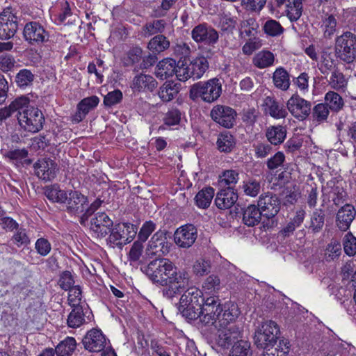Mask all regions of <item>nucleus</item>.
<instances>
[{"label": "nucleus", "instance_id": "obj_48", "mask_svg": "<svg viewBox=\"0 0 356 356\" xmlns=\"http://www.w3.org/2000/svg\"><path fill=\"white\" fill-rule=\"evenodd\" d=\"M325 104L328 108L334 111H339L341 110L344 104L342 97L334 91H329L325 96Z\"/></svg>", "mask_w": 356, "mask_h": 356}, {"label": "nucleus", "instance_id": "obj_57", "mask_svg": "<svg viewBox=\"0 0 356 356\" xmlns=\"http://www.w3.org/2000/svg\"><path fill=\"white\" fill-rule=\"evenodd\" d=\"M329 110L330 109L326 104L323 103L318 104L314 106L312 112L311 113L312 115L313 120L317 122L318 123L325 122L329 115Z\"/></svg>", "mask_w": 356, "mask_h": 356}, {"label": "nucleus", "instance_id": "obj_41", "mask_svg": "<svg viewBox=\"0 0 356 356\" xmlns=\"http://www.w3.org/2000/svg\"><path fill=\"white\" fill-rule=\"evenodd\" d=\"M76 348L74 337H67L56 346V356H71Z\"/></svg>", "mask_w": 356, "mask_h": 356}, {"label": "nucleus", "instance_id": "obj_39", "mask_svg": "<svg viewBox=\"0 0 356 356\" xmlns=\"http://www.w3.org/2000/svg\"><path fill=\"white\" fill-rule=\"evenodd\" d=\"M275 62L274 54L267 50L259 51L253 58L254 65L259 69H264L273 66Z\"/></svg>", "mask_w": 356, "mask_h": 356}, {"label": "nucleus", "instance_id": "obj_18", "mask_svg": "<svg viewBox=\"0 0 356 356\" xmlns=\"http://www.w3.org/2000/svg\"><path fill=\"white\" fill-rule=\"evenodd\" d=\"M85 348L90 352L99 353L107 345L105 335L99 329L89 330L83 339Z\"/></svg>", "mask_w": 356, "mask_h": 356}, {"label": "nucleus", "instance_id": "obj_42", "mask_svg": "<svg viewBox=\"0 0 356 356\" xmlns=\"http://www.w3.org/2000/svg\"><path fill=\"white\" fill-rule=\"evenodd\" d=\"M262 30L267 36L272 38L279 37L284 31L281 24L272 18L267 19L263 24Z\"/></svg>", "mask_w": 356, "mask_h": 356}, {"label": "nucleus", "instance_id": "obj_14", "mask_svg": "<svg viewBox=\"0 0 356 356\" xmlns=\"http://www.w3.org/2000/svg\"><path fill=\"white\" fill-rule=\"evenodd\" d=\"M217 327V333L215 338V344L222 350H228L236 339H237L241 332V327L239 325H232L227 327Z\"/></svg>", "mask_w": 356, "mask_h": 356}, {"label": "nucleus", "instance_id": "obj_53", "mask_svg": "<svg viewBox=\"0 0 356 356\" xmlns=\"http://www.w3.org/2000/svg\"><path fill=\"white\" fill-rule=\"evenodd\" d=\"M34 77L35 76L31 70L22 69L16 74L15 82L18 87L26 88L32 85Z\"/></svg>", "mask_w": 356, "mask_h": 356}, {"label": "nucleus", "instance_id": "obj_7", "mask_svg": "<svg viewBox=\"0 0 356 356\" xmlns=\"http://www.w3.org/2000/svg\"><path fill=\"white\" fill-rule=\"evenodd\" d=\"M23 38L31 46L40 47L49 40L50 34L39 22H27L23 29Z\"/></svg>", "mask_w": 356, "mask_h": 356}, {"label": "nucleus", "instance_id": "obj_26", "mask_svg": "<svg viewBox=\"0 0 356 356\" xmlns=\"http://www.w3.org/2000/svg\"><path fill=\"white\" fill-rule=\"evenodd\" d=\"M263 107L264 113L275 119L285 118L288 115L287 109L284 106L269 96L264 99Z\"/></svg>", "mask_w": 356, "mask_h": 356}, {"label": "nucleus", "instance_id": "obj_11", "mask_svg": "<svg viewBox=\"0 0 356 356\" xmlns=\"http://www.w3.org/2000/svg\"><path fill=\"white\" fill-rule=\"evenodd\" d=\"M191 37L197 43L214 47L218 42V32L206 23L195 26L191 31Z\"/></svg>", "mask_w": 356, "mask_h": 356}, {"label": "nucleus", "instance_id": "obj_31", "mask_svg": "<svg viewBox=\"0 0 356 356\" xmlns=\"http://www.w3.org/2000/svg\"><path fill=\"white\" fill-rule=\"evenodd\" d=\"M265 136L272 145H279L284 141L286 130L282 125L270 126L266 130Z\"/></svg>", "mask_w": 356, "mask_h": 356}, {"label": "nucleus", "instance_id": "obj_58", "mask_svg": "<svg viewBox=\"0 0 356 356\" xmlns=\"http://www.w3.org/2000/svg\"><path fill=\"white\" fill-rule=\"evenodd\" d=\"M259 27V25L256 19L254 17H249L241 22V29H244L243 32H241V34L244 33L246 36H254L257 33Z\"/></svg>", "mask_w": 356, "mask_h": 356}, {"label": "nucleus", "instance_id": "obj_55", "mask_svg": "<svg viewBox=\"0 0 356 356\" xmlns=\"http://www.w3.org/2000/svg\"><path fill=\"white\" fill-rule=\"evenodd\" d=\"M238 172L236 170H225L222 176L220 177V185L221 186H226L229 187L232 186L233 188L236 184L238 182L239 177H238Z\"/></svg>", "mask_w": 356, "mask_h": 356}, {"label": "nucleus", "instance_id": "obj_45", "mask_svg": "<svg viewBox=\"0 0 356 356\" xmlns=\"http://www.w3.org/2000/svg\"><path fill=\"white\" fill-rule=\"evenodd\" d=\"M179 89L177 84L172 82H165L160 88L159 96L163 102H170L178 94Z\"/></svg>", "mask_w": 356, "mask_h": 356}, {"label": "nucleus", "instance_id": "obj_62", "mask_svg": "<svg viewBox=\"0 0 356 356\" xmlns=\"http://www.w3.org/2000/svg\"><path fill=\"white\" fill-rule=\"evenodd\" d=\"M259 112L254 107L243 108L241 113L242 121L247 125L253 126L257 121Z\"/></svg>", "mask_w": 356, "mask_h": 356}, {"label": "nucleus", "instance_id": "obj_49", "mask_svg": "<svg viewBox=\"0 0 356 356\" xmlns=\"http://www.w3.org/2000/svg\"><path fill=\"white\" fill-rule=\"evenodd\" d=\"M288 344L289 342L286 340H280L276 347L272 346L267 348H262L264 350L262 356H285L289 348Z\"/></svg>", "mask_w": 356, "mask_h": 356}, {"label": "nucleus", "instance_id": "obj_19", "mask_svg": "<svg viewBox=\"0 0 356 356\" xmlns=\"http://www.w3.org/2000/svg\"><path fill=\"white\" fill-rule=\"evenodd\" d=\"M33 167L35 175L45 181L53 180L58 171L57 164L49 158L39 159L34 163Z\"/></svg>", "mask_w": 356, "mask_h": 356}, {"label": "nucleus", "instance_id": "obj_38", "mask_svg": "<svg viewBox=\"0 0 356 356\" xmlns=\"http://www.w3.org/2000/svg\"><path fill=\"white\" fill-rule=\"evenodd\" d=\"M273 81L277 88L286 91L291 84L289 74L284 67H278L273 74Z\"/></svg>", "mask_w": 356, "mask_h": 356}, {"label": "nucleus", "instance_id": "obj_3", "mask_svg": "<svg viewBox=\"0 0 356 356\" xmlns=\"http://www.w3.org/2000/svg\"><path fill=\"white\" fill-rule=\"evenodd\" d=\"M222 94V83L218 78L193 84L190 89L189 97L195 101L200 98L207 103L216 102Z\"/></svg>", "mask_w": 356, "mask_h": 356}, {"label": "nucleus", "instance_id": "obj_5", "mask_svg": "<svg viewBox=\"0 0 356 356\" xmlns=\"http://www.w3.org/2000/svg\"><path fill=\"white\" fill-rule=\"evenodd\" d=\"M334 54L340 60L352 63L356 58V35L350 31H346L337 37Z\"/></svg>", "mask_w": 356, "mask_h": 356}, {"label": "nucleus", "instance_id": "obj_54", "mask_svg": "<svg viewBox=\"0 0 356 356\" xmlns=\"http://www.w3.org/2000/svg\"><path fill=\"white\" fill-rule=\"evenodd\" d=\"M143 57V50L138 47L131 48L123 58L122 62L124 66L129 67L138 63Z\"/></svg>", "mask_w": 356, "mask_h": 356}, {"label": "nucleus", "instance_id": "obj_28", "mask_svg": "<svg viewBox=\"0 0 356 356\" xmlns=\"http://www.w3.org/2000/svg\"><path fill=\"white\" fill-rule=\"evenodd\" d=\"M124 229V226L121 223L113 227L111 231L109 232L110 235L107 238V243L113 248L118 246L120 248L124 245L129 243V242L125 241L127 236L126 235Z\"/></svg>", "mask_w": 356, "mask_h": 356}, {"label": "nucleus", "instance_id": "obj_27", "mask_svg": "<svg viewBox=\"0 0 356 356\" xmlns=\"http://www.w3.org/2000/svg\"><path fill=\"white\" fill-rule=\"evenodd\" d=\"M206 300L201 290L196 287L188 288L179 300L181 307L185 305L202 306Z\"/></svg>", "mask_w": 356, "mask_h": 356}, {"label": "nucleus", "instance_id": "obj_36", "mask_svg": "<svg viewBox=\"0 0 356 356\" xmlns=\"http://www.w3.org/2000/svg\"><path fill=\"white\" fill-rule=\"evenodd\" d=\"M216 145L220 152L229 153L236 146V139L230 132L224 131L218 135Z\"/></svg>", "mask_w": 356, "mask_h": 356}, {"label": "nucleus", "instance_id": "obj_10", "mask_svg": "<svg viewBox=\"0 0 356 356\" xmlns=\"http://www.w3.org/2000/svg\"><path fill=\"white\" fill-rule=\"evenodd\" d=\"M287 110L299 121L306 120L312 113V103L297 93L293 94L286 102Z\"/></svg>", "mask_w": 356, "mask_h": 356}, {"label": "nucleus", "instance_id": "obj_59", "mask_svg": "<svg viewBox=\"0 0 356 356\" xmlns=\"http://www.w3.org/2000/svg\"><path fill=\"white\" fill-rule=\"evenodd\" d=\"M252 147L257 159H264L273 151V145L266 142H258L253 144Z\"/></svg>", "mask_w": 356, "mask_h": 356}, {"label": "nucleus", "instance_id": "obj_64", "mask_svg": "<svg viewBox=\"0 0 356 356\" xmlns=\"http://www.w3.org/2000/svg\"><path fill=\"white\" fill-rule=\"evenodd\" d=\"M285 161V156L282 152H277L266 161V166L268 170H274L282 166Z\"/></svg>", "mask_w": 356, "mask_h": 356}, {"label": "nucleus", "instance_id": "obj_30", "mask_svg": "<svg viewBox=\"0 0 356 356\" xmlns=\"http://www.w3.org/2000/svg\"><path fill=\"white\" fill-rule=\"evenodd\" d=\"M209 68L207 59L204 56H199L191 61L188 65V70L193 79H200Z\"/></svg>", "mask_w": 356, "mask_h": 356}, {"label": "nucleus", "instance_id": "obj_2", "mask_svg": "<svg viewBox=\"0 0 356 356\" xmlns=\"http://www.w3.org/2000/svg\"><path fill=\"white\" fill-rule=\"evenodd\" d=\"M44 194L53 202L62 204L65 211L71 216H80L88 206V197L78 191H64L58 185L46 188Z\"/></svg>", "mask_w": 356, "mask_h": 356}, {"label": "nucleus", "instance_id": "obj_47", "mask_svg": "<svg viewBox=\"0 0 356 356\" xmlns=\"http://www.w3.org/2000/svg\"><path fill=\"white\" fill-rule=\"evenodd\" d=\"M181 118V113L177 108L169 109L164 115L163 118V124L160 126L159 129H165L164 126L179 125Z\"/></svg>", "mask_w": 356, "mask_h": 356}, {"label": "nucleus", "instance_id": "obj_29", "mask_svg": "<svg viewBox=\"0 0 356 356\" xmlns=\"http://www.w3.org/2000/svg\"><path fill=\"white\" fill-rule=\"evenodd\" d=\"M176 65L177 62L172 58H167L162 60L156 66V77L164 80L172 76L176 72Z\"/></svg>", "mask_w": 356, "mask_h": 356}, {"label": "nucleus", "instance_id": "obj_23", "mask_svg": "<svg viewBox=\"0 0 356 356\" xmlns=\"http://www.w3.org/2000/svg\"><path fill=\"white\" fill-rule=\"evenodd\" d=\"M30 104V99L25 96H21L15 99L8 106L0 108V122L7 120L16 113L15 116L18 118V111L23 109L26 105Z\"/></svg>", "mask_w": 356, "mask_h": 356}, {"label": "nucleus", "instance_id": "obj_40", "mask_svg": "<svg viewBox=\"0 0 356 356\" xmlns=\"http://www.w3.org/2000/svg\"><path fill=\"white\" fill-rule=\"evenodd\" d=\"M305 215L306 212L305 210L300 209L297 211L293 218L280 231L281 234L284 237L291 235L295 229L303 222Z\"/></svg>", "mask_w": 356, "mask_h": 356}, {"label": "nucleus", "instance_id": "obj_51", "mask_svg": "<svg viewBox=\"0 0 356 356\" xmlns=\"http://www.w3.org/2000/svg\"><path fill=\"white\" fill-rule=\"evenodd\" d=\"M335 65V60L332 58V54L323 51L321 54V60L319 66L320 72L324 75H327L330 72L334 70Z\"/></svg>", "mask_w": 356, "mask_h": 356}, {"label": "nucleus", "instance_id": "obj_20", "mask_svg": "<svg viewBox=\"0 0 356 356\" xmlns=\"http://www.w3.org/2000/svg\"><path fill=\"white\" fill-rule=\"evenodd\" d=\"M240 312L238 306L232 302H227L222 305V312L220 313L216 327H227L232 325H239L235 322L239 316Z\"/></svg>", "mask_w": 356, "mask_h": 356}, {"label": "nucleus", "instance_id": "obj_34", "mask_svg": "<svg viewBox=\"0 0 356 356\" xmlns=\"http://www.w3.org/2000/svg\"><path fill=\"white\" fill-rule=\"evenodd\" d=\"M262 216L258 207L250 204L243 209V222L248 227H254L261 222Z\"/></svg>", "mask_w": 356, "mask_h": 356}, {"label": "nucleus", "instance_id": "obj_1", "mask_svg": "<svg viewBox=\"0 0 356 356\" xmlns=\"http://www.w3.org/2000/svg\"><path fill=\"white\" fill-rule=\"evenodd\" d=\"M143 271L154 284L164 286L163 297L172 300L186 289L190 282V276L185 270H178L168 259L156 258L144 267Z\"/></svg>", "mask_w": 356, "mask_h": 356}, {"label": "nucleus", "instance_id": "obj_13", "mask_svg": "<svg viewBox=\"0 0 356 356\" xmlns=\"http://www.w3.org/2000/svg\"><path fill=\"white\" fill-rule=\"evenodd\" d=\"M212 120L222 127L230 129L236 123V112L227 106L216 105L211 111Z\"/></svg>", "mask_w": 356, "mask_h": 356}, {"label": "nucleus", "instance_id": "obj_24", "mask_svg": "<svg viewBox=\"0 0 356 356\" xmlns=\"http://www.w3.org/2000/svg\"><path fill=\"white\" fill-rule=\"evenodd\" d=\"M305 0H275L277 7L286 6V13L291 22L297 21L302 15V2Z\"/></svg>", "mask_w": 356, "mask_h": 356}, {"label": "nucleus", "instance_id": "obj_63", "mask_svg": "<svg viewBox=\"0 0 356 356\" xmlns=\"http://www.w3.org/2000/svg\"><path fill=\"white\" fill-rule=\"evenodd\" d=\"M156 228V225L153 221L148 220L145 222L138 234V240L145 243Z\"/></svg>", "mask_w": 356, "mask_h": 356}, {"label": "nucleus", "instance_id": "obj_4", "mask_svg": "<svg viewBox=\"0 0 356 356\" xmlns=\"http://www.w3.org/2000/svg\"><path fill=\"white\" fill-rule=\"evenodd\" d=\"M280 328L273 321L261 322L255 330L254 343L258 348H267L277 345L279 339Z\"/></svg>", "mask_w": 356, "mask_h": 356}, {"label": "nucleus", "instance_id": "obj_35", "mask_svg": "<svg viewBox=\"0 0 356 356\" xmlns=\"http://www.w3.org/2000/svg\"><path fill=\"white\" fill-rule=\"evenodd\" d=\"M328 86L338 92H345L347 89L348 79L339 70H334L327 79Z\"/></svg>", "mask_w": 356, "mask_h": 356}, {"label": "nucleus", "instance_id": "obj_33", "mask_svg": "<svg viewBox=\"0 0 356 356\" xmlns=\"http://www.w3.org/2000/svg\"><path fill=\"white\" fill-rule=\"evenodd\" d=\"M99 99L92 95L83 99L77 105V112L75 118L77 121L82 120L89 111L95 108L99 104Z\"/></svg>", "mask_w": 356, "mask_h": 356}, {"label": "nucleus", "instance_id": "obj_37", "mask_svg": "<svg viewBox=\"0 0 356 356\" xmlns=\"http://www.w3.org/2000/svg\"><path fill=\"white\" fill-rule=\"evenodd\" d=\"M170 41L164 35H154L148 42L147 49L154 54H159L168 49Z\"/></svg>", "mask_w": 356, "mask_h": 356}, {"label": "nucleus", "instance_id": "obj_21", "mask_svg": "<svg viewBox=\"0 0 356 356\" xmlns=\"http://www.w3.org/2000/svg\"><path fill=\"white\" fill-rule=\"evenodd\" d=\"M356 210L350 204H346L341 207L336 215V226L341 231L346 232L355 219Z\"/></svg>", "mask_w": 356, "mask_h": 356}, {"label": "nucleus", "instance_id": "obj_9", "mask_svg": "<svg viewBox=\"0 0 356 356\" xmlns=\"http://www.w3.org/2000/svg\"><path fill=\"white\" fill-rule=\"evenodd\" d=\"M222 305L217 296H210L202 306L200 322L204 325L217 323L219 314L222 312Z\"/></svg>", "mask_w": 356, "mask_h": 356}, {"label": "nucleus", "instance_id": "obj_25", "mask_svg": "<svg viewBox=\"0 0 356 356\" xmlns=\"http://www.w3.org/2000/svg\"><path fill=\"white\" fill-rule=\"evenodd\" d=\"M157 86L158 83L153 76L140 74L134 78L131 87L134 91L152 92Z\"/></svg>", "mask_w": 356, "mask_h": 356}, {"label": "nucleus", "instance_id": "obj_16", "mask_svg": "<svg viewBox=\"0 0 356 356\" xmlns=\"http://www.w3.org/2000/svg\"><path fill=\"white\" fill-rule=\"evenodd\" d=\"M113 227V220L104 212H98L90 220V231L97 238L105 237Z\"/></svg>", "mask_w": 356, "mask_h": 356}, {"label": "nucleus", "instance_id": "obj_50", "mask_svg": "<svg viewBox=\"0 0 356 356\" xmlns=\"http://www.w3.org/2000/svg\"><path fill=\"white\" fill-rule=\"evenodd\" d=\"M229 356H252L250 343L244 340L237 341L234 343Z\"/></svg>", "mask_w": 356, "mask_h": 356}, {"label": "nucleus", "instance_id": "obj_56", "mask_svg": "<svg viewBox=\"0 0 356 356\" xmlns=\"http://www.w3.org/2000/svg\"><path fill=\"white\" fill-rule=\"evenodd\" d=\"M344 252L349 257L356 254V237L351 232L346 233L342 239Z\"/></svg>", "mask_w": 356, "mask_h": 356}, {"label": "nucleus", "instance_id": "obj_8", "mask_svg": "<svg viewBox=\"0 0 356 356\" xmlns=\"http://www.w3.org/2000/svg\"><path fill=\"white\" fill-rule=\"evenodd\" d=\"M18 29V17L10 8H5L0 14V39L9 40Z\"/></svg>", "mask_w": 356, "mask_h": 356}, {"label": "nucleus", "instance_id": "obj_52", "mask_svg": "<svg viewBox=\"0 0 356 356\" xmlns=\"http://www.w3.org/2000/svg\"><path fill=\"white\" fill-rule=\"evenodd\" d=\"M178 310L181 313L182 316L189 321L196 320L199 318L200 320L202 306L198 307L196 305H185L181 307L179 304L178 306Z\"/></svg>", "mask_w": 356, "mask_h": 356}, {"label": "nucleus", "instance_id": "obj_46", "mask_svg": "<svg viewBox=\"0 0 356 356\" xmlns=\"http://www.w3.org/2000/svg\"><path fill=\"white\" fill-rule=\"evenodd\" d=\"M73 309L67 317V325L70 327L76 328L85 323L83 308L79 307H72Z\"/></svg>", "mask_w": 356, "mask_h": 356}, {"label": "nucleus", "instance_id": "obj_15", "mask_svg": "<svg viewBox=\"0 0 356 356\" xmlns=\"http://www.w3.org/2000/svg\"><path fill=\"white\" fill-rule=\"evenodd\" d=\"M168 234L166 230L159 229L153 234L147 248L149 254H167L170 252L171 243L167 238Z\"/></svg>", "mask_w": 356, "mask_h": 356}, {"label": "nucleus", "instance_id": "obj_44", "mask_svg": "<svg viewBox=\"0 0 356 356\" xmlns=\"http://www.w3.org/2000/svg\"><path fill=\"white\" fill-rule=\"evenodd\" d=\"M214 195V190L211 187H207L200 191L195 195L196 205L201 209L209 207Z\"/></svg>", "mask_w": 356, "mask_h": 356}, {"label": "nucleus", "instance_id": "obj_22", "mask_svg": "<svg viewBox=\"0 0 356 356\" xmlns=\"http://www.w3.org/2000/svg\"><path fill=\"white\" fill-rule=\"evenodd\" d=\"M238 194L232 186L220 190L215 198V204L220 209L231 208L238 200Z\"/></svg>", "mask_w": 356, "mask_h": 356}, {"label": "nucleus", "instance_id": "obj_60", "mask_svg": "<svg viewBox=\"0 0 356 356\" xmlns=\"http://www.w3.org/2000/svg\"><path fill=\"white\" fill-rule=\"evenodd\" d=\"M243 192L246 195L256 197L261 191L260 181L250 178L243 182Z\"/></svg>", "mask_w": 356, "mask_h": 356}, {"label": "nucleus", "instance_id": "obj_17", "mask_svg": "<svg viewBox=\"0 0 356 356\" xmlns=\"http://www.w3.org/2000/svg\"><path fill=\"white\" fill-rule=\"evenodd\" d=\"M174 237L175 242L179 247L188 248L197 237V228L192 224H186L176 230Z\"/></svg>", "mask_w": 356, "mask_h": 356}, {"label": "nucleus", "instance_id": "obj_6", "mask_svg": "<svg viewBox=\"0 0 356 356\" xmlns=\"http://www.w3.org/2000/svg\"><path fill=\"white\" fill-rule=\"evenodd\" d=\"M17 121L23 130L37 133L43 128L45 119L39 108L30 106L29 104L23 109L18 111Z\"/></svg>", "mask_w": 356, "mask_h": 356}, {"label": "nucleus", "instance_id": "obj_43", "mask_svg": "<svg viewBox=\"0 0 356 356\" xmlns=\"http://www.w3.org/2000/svg\"><path fill=\"white\" fill-rule=\"evenodd\" d=\"M325 215L321 209H316L312 213L310 218V225L309 229L312 233L320 232L325 224Z\"/></svg>", "mask_w": 356, "mask_h": 356}, {"label": "nucleus", "instance_id": "obj_12", "mask_svg": "<svg viewBox=\"0 0 356 356\" xmlns=\"http://www.w3.org/2000/svg\"><path fill=\"white\" fill-rule=\"evenodd\" d=\"M280 200L277 195L271 192L261 194L257 201V207L264 217L268 219L274 218L280 209Z\"/></svg>", "mask_w": 356, "mask_h": 356}, {"label": "nucleus", "instance_id": "obj_61", "mask_svg": "<svg viewBox=\"0 0 356 356\" xmlns=\"http://www.w3.org/2000/svg\"><path fill=\"white\" fill-rule=\"evenodd\" d=\"M143 249V242L136 240L129 250V260L131 263H141L140 257H142Z\"/></svg>", "mask_w": 356, "mask_h": 356}, {"label": "nucleus", "instance_id": "obj_32", "mask_svg": "<svg viewBox=\"0 0 356 356\" xmlns=\"http://www.w3.org/2000/svg\"><path fill=\"white\" fill-rule=\"evenodd\" d=\"M166 26L164 19H154L147 22L141 28L140 34L144 38L152 35H163Z\"/></svg>", "mask_w": 356, "mask_h": 356}]
</instances>
